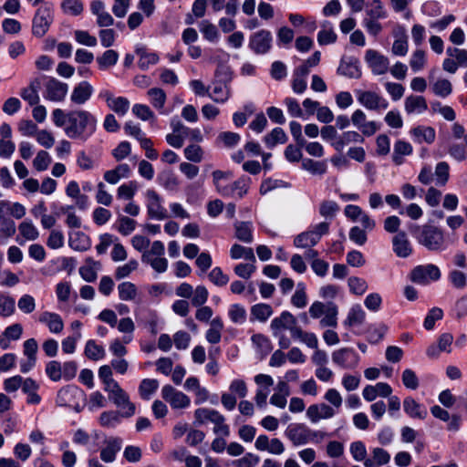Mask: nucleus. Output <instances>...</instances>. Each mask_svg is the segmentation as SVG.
Listing matches in <instances>:
<instances>
[{
  "instance_id": "nucleus-1",
  "label": "nucleus",
  "mask_w": 467,
  "mask_h": 467,
  "mask_svg": "<svg viewBox=\"0 0 467 467\" xmlns=\"http://www.w3.org/2000/svg\"><path fill=\"white\" fill-rule=\"evenodd\" d=\"M97 119L89 111L76 109L67 112L65 133L71 139L87 140L96 130Z\"/></svg>"
},
{
  "instance_id": "nucleus-2",
  "label": "nucleus",
  "mask_w": 467,
  "mask_h": 467,
  "mask_svg": "<svg viewBox=\"0 0 467 467\" xmlns=\"http://www.w3.org/2000/svg\"><path fill=\"white\" fill-rule=\"evenodd\" d=\"M411 233L417 242L429 251L441 252L446 248V242L442 231L434 225H415L411 229Z\"/></svg>"
},
{
  "instance_id": "nucleus-3",
  "label": "nucleus",
  "mask_w": 467,
  "mask_h": 467,
  "mask_svg": "<svg viewBox=\"0 0 467 467\" xmlns=\"http://www.w3.org/2000/svg\"><path fill=\"white\" fill-rule=\"evenodd\" d=\"M194 424L204 425L208 422L213 424V432L216 435L228 437L230 435V428L225 423V418L223 414L213 409L199 408L194 411Z\"/></svg>"
},
{
  "instance_id": "nucleus-4",
  "label": "nucleus",
  "mask_w": 467,
  "mask_h": 467,
  "mask_svg": "<svg viewBox=\"0 0 467 467\" xmlns=\"http://www.w3.org/2000/svg\"><path fill=\"white\" fill-rule=\"evenodd\" d=\"M220 75H223V78L216 79L212 83V86L209 87L212 88V91L209 90L208 96L217 103H224L231 96V90L228 84L232 80V75L230 69L226 67H220L217 68L215 72L216 78Z\"/></svg>"
},
{
  "instance_id": "nucleus-5",
  "label": "nucleus",
  "mask_w": 467,
  "mask_h": 467,
  "mask_svg": "<svg viewBox=\"0 0 467 467\" xmlns=\"http://www.w3.org/2000/svg\"><path fill=\"white\" fill-rule=\"evenodd\" d=\"M329 230V223L322 222L316 224L312 230L297 234L294 239V245L298 248H310L315 246L324 234Z\"/></svg>"
},
{
  "instance_id": "nucleus-6",
  "label": "nucleus",
  "mask_w": 467,
  "mask_h": 467,
  "mask_svg": "<svg viewBox=\"0 0 467 467\" xmlns=\"http://www.w3.org/2000/svg\"><path fill=\"white\" fill-rule=\"evenodd\" d=\"M109 399L121 410V416L130 418L135 413V405L130 400L129 395L118 384L107 389Z\"/></svg>"
},
{
  "instance_id": "nucleus-7",
  "label": "nucleus",
  "mask_w": 467,
  "mask_h": 467,
  "mask_svg": "<svg viewBox=\"0 0 467 467\" xmlns=\"http://www.w3.org/2000/svg\"><path fill=\"white\" fill-rule=\"evenodd\" d=\"M441 275L437 265L428 264L414 267L410 274V279L418 285H426L431 281H438Z\"/></svg>"
},
{
  "instance_id": "nucleus-8",
  "label": "nucleus",
  "mask_w": 467,
  "mask_h": 467,
  "mask_svg": "<svg viewBox=\"0 0 467 467\" xmlns=\"http://www.w3.org/2000/svg\"><path fill=\"white\" fill-rule=\"evenodd\" d=\"M273 46V35L267 29H260L249 37V48L256 55L268 53Z\"/></svg>"
},
{
  "instance_id": "nucleus-9",
  "label": "nucleus",
  "mask_w": 467,
  "mask_h": 467,
  "mask_svg": "<svg viewBox=\"0 0 467 467\" xmlns=\"http://www.w3.org/2000/svg\"><path fill=\"white\" fill-rule=\"evenodd\" d=\"M53 21L51 9L48 6L38 8L33 18L32 33L36 37H42L48 31Z\"/></svg>"
},
{
  "instance_id": "nucleus-10",
  "label": "nucleus",
  "mask_w": 467,
  "mask_h": 467,
  "mask_svg": "<svg viewBox=\"0 0 467 467\" xmlns=\"http://www.w3.org/2000/svg\"><path fill=\"white\" fill-rule=\"evenodd\" d=\"M358 101L368 110L379 111L389 107L386 99L374 91L357 90Z\"/></svg>"
},
{
  "instance_id": "nucleus-11",
  "label": "nucleus",
  "mask_w": 467,
  "mask_h": 467,
  "mask_svg": "<svg viewBox=\"0 0 467 467\" xmlns=\"http://www.w3.org/2000/svg\"><path fill=\"white\" fill-rule=\"evenodd\" d=\"M161 397L172 409H185L190 406V398L183 392L177 390L171 385L161 389Z\"/></svg>"
},
{
  "instance_id": "nucleus-12",
  "label": "nucleus",
  "mask_w": 467,
  "mask_h": 467,
  "mask_svg": "<svg viewBox=\"0 0 467 467\" xmlns=\"http://www.w3.org/2000/svg\"><path fill=\"white\" fill-rule=\"evenodd\" d=\"M310 429L303 423H292L285 431V437L294 446H302L309 442Z\"/></svg>"
},
{
  "instance_id": "nucleus-13",
  "label": "nucleus",
  "mask_w": 467,
  "mask_h": 467,
  "mask_svg": "<svg viewBox=\"0 0 467 467\" xmlns=\"http://www.w3.org/2000/svg\"><path fill=\"white\" fill-rule=\"evenodd\" d=\"M68 85L54 78H49L45 85L44 98L46 99L60 102L67 94Z\"/></svg>"
},
{
  "instance_id": "nucleus-14",
  "label": "nucleus",
  "mask_w": 467,
  "mask_h": 467,
  "mask_svg": "<svg viewBox=\"0 0 467 467\" xmlns=\"http://www.w3.org/2000/svg\"><path fill=\"white\" fill-rule=\"evenodd\" d=\"M332 360L335 364L343 368H355L359 362V356L350 348H344L332 354Z\"/></svg>"
},
{
  "instance_id": "nucleus-15",
  "label": "nucleus",
  "mask_w": 467,
  "mask_h": 467,
  "mask_svg": "<svg viewBox=\"0 0 467 467\" xmlns=\"http://www.w3.org/2000/svg\"><path fill=\"white\" fill-rule=\"evenodd\" d=\"M147 210L150 218L162 220L167 217V213L161 205V199L154 190L146 192Z\"/></svg>"
},
{
  "instance_id": "nucleus-16",
  "label": "nucleus",
  "mask_w": 467,
  "mask_h": 467,
  "mask_svg": "<svg viewBox=\"0 0 467 467\" xmlns=\"http://www.w3.org/2000/svg\"><path fill=\"white\" fill-rule=\"evenodd\" d=\"M254 447L261 451H268L271 454L281 455L285 448L281 440L269 439L266 435H259L254 442Z\"/></svg>"
},
{
  "instance_id": "nucleus-17",
  "label": "nucleus",
  "mask_w": 467,
  "mask_h": 467,
  "mask_svg": "<svg viewBox=\"0 0 467 467\" xmlns=\"http://www.w3.org/2000/svg\"><path fill=\"white\" fill-rule=\"evenodd\" d=\"M365 59L376 75H382L388 71L389 59L378 51L368 49L366 52Z\"/></svg>"
},
{
  "instance_id": "nucleus-18",
  "label": "nucleus",
  "mask_w": 467,
  "mask_h": 467,
  "mask_svg": "<svg viewBox=\"0 0 467 467\" xmlns=\"http://www.w3.org/2000/svg\"><path fill=\"white\" fill-rule=\"evenodd\" d=\"M94 88L88 81L76 85L70 94V101L75 105H84L93 94Z\"/></svg>"
},
{
  "instance_id": "nucleus-19",
  "label": "nucleus",
  "mask_w": 467,
  "mask_h": 467,
  "mask_svg": "<svg viewBox=\"0 0 467 467\" xmlns=\"http://www.w3.org/2000/svg\"><path fill=\"white\" fill-rule=\"evenodd\" d=\"M91 13L97 16V25L100 27H108L114 24V18L106 10L105 5L100 0H93L90 4Z\"/></svg>"
},
{
  "instance_id": "nucleus-20",
  "label": "nucleus",
  "mask_w": 467,
  "mask_h": 467,
  "mask_svg": "<svg viewBox=\"0 0 467 467\" xmlns=\"http://www.w3.org/2000/svg\"><path fill=\"white\" fill-rule=\"evenodd\" d=\"M392 393V388L385 382L368 385L363 389L362 396L367 401H373L377 397L387 398Z\"/></svg>"
},
{
  "instance_id": "nucleus-21",
  "label": "nucleus",
  "mask_w": 467,
  "mask_h": 467,
  "mask_svg": "<svg viewBox=\"0 0 467 467\" xmlns=\"http://www.w3.org/2000/svg\"><path fill=\"white\" fill-rule=\"evenodd\" d=\"M293 324H296V317L288 311H284L271 321L270 327L275 337H278L284 330H289Z\"/></svg>"
},
{
  "instance_id": "nucleus-22",
  "label": "nucleus",
  "mask_w": 467,
  "mask_h": 467,
  "mask_svg": "<svg viewBox=\"0 0 467 467\" xmlns=\"http://www.w3.org/2000/svg\"><path fill=\"white\" fill-rule=\"evenodd\" d=\"M393 251L397 256L409 257L412 254V247L405 232H399L392 238Z\"/></svg>"
},
{
  "instance_id": "nucleus-23",
  "label": "nucleus",
  "mask_w": 467,
  "mask_h": 467,
  "mask_svg": "<svg viewBox=\"0 0 467 467\" xmlns=\"http://www.w3.org/2000/svg\"><path fill=\"white\" fill-rule=\"evenodd\" d=\"M122 441L119 438H109L105 441V447L100 451V459L105 462H112L120 451Z\"/></svg>"
},
{
  "instance_id": "nucleus-24",
  "label": "nucleus",
  "mask_w": 467,
  "mask_h": 467,
  "mask_svg": "<svg viewBox=\"0 0 467 467\" xmlns=\"http://www.w3.org/2000/svg\"><path fill=\"white\" fill-rule=\"evenodd\" d=\"M364 141L363 136L355 130H348L343 132L338 138L331 142V146L337 151L343 150V149L349 143H362Z\"/></svg>"
},
{
  "instance_id": "nucleus-25",
  "label": "nucleus",
  "mask_w": 467,
  "mask_h": 467,
  "mask_svg": "<svg viewBox=\"0 0 467 467\" xmlns=\"http://www.w3.org/2000/svg\"><path fill=\"white\" fill-rule=\"evenodd\" d=\"M39 322L46 324L51 333L58 334L64 329L63 319L54 312H43L39 317Z\"/></svg>"
},
{
  "instance_id": "nucleus-26",
  "label": "nucleus",
  "mask_w": 467,
  "mask_h": 467,
  "mask_svg": "<svg viewBox=\"0 0 467 467\" xmlns=\"http://www.w3.org/2000/svg\"><path fill=\"white\" fill-rule=\"evenodd\" d=\"M395 40L391 51L396 56H405L408 52V36L402 26H399L394 31Z\"/></svg>"
},
{
  "instance_id": "nucleus-27",
  "label": "nucleus",
  "mask_w": 467,
  "mask_h": 467,
  "mask_svg": "<svg viewBox=\"0 0 467 467\" xmlns=\"http://www.w3.org/2000/svg\"><path fill=\"white\" fill-rule=\"evenodd\" d=\"M404 411L410 417L423 420L427 417L428 411L425 407L418 403L413 398L407 397L403 400Z\"/></svg>"
},
{
  "instance_id": "nucleus-28",
  "label": "nucleus",
  "mask_w": 467,
  "mask_h": 467,
  "mask_svg": "<svg viewBox=\"0 0 467 467\" xmlns=\"http://www.w3.org/2000/svg\"><path fill=\"white\" fill-rule=\"evenodd\" d=\"M404 108L408 114H421L428 109V105L422 96L410 95L405 99Z\"/></svg>"
},
{
  "instance_id": "nucleus-29",
  "label": "nucleus",
  "mask_w": 467,
  "mask_h": 467,
  "mask_svg": "<svg viewBox=\"0 0 467 467\" xmlns=\"http://www.w3.org/2000/svg\"><path fill=\"white\" fill-rule=\"evenodd\" d=\"M371 453L372 457L364 462L365 467H380L390 461L389 453L382 448H374Z\"/></svg>"
},
{
  "instance_id": "nucleus-30",
  "label": "nucleus",
  "mask_w": 467,
  "mask_h": 467,
  "mask_svg": "<svg viewBox=\"0 0 467 467\" xmlns=\"http://www.w3.org/2000/svg\"><path fill=\"white\" fill-rule=\"evenodd\" d=\"M131 170L126 163L118 165L115 169L107 171L104 179L110 184H116L120 179L130 177Z\"/></svg>"
},
{
  "instance_id": "nucleus-31",
  "label": "nucleus",
  "mask_w": 467,
  "mask_h": 467,
  "mask_svg": "<svg viewBox=\"0 0 467 467\" xmlns=\"http://www.w3.org/2000/svg\"><path fill=\"white\" fill-rule=\"evenodd\" d=\"M412 153V146L402 140H399L394 144L392 161L396 165H401L404 161L403 157Z\"/></svg>"
},
{
  "instance_id": "nucleus-32",
  "label": "nucleus",
  "mask_w": 467,
  "mask_h": 467,
  "mask_svg": "<svg viewBox=\"0 0 467 467\" xmlns=\"http://www.w3.org/2000/svg\"><path fill=\"white\" fill-rule=\"evenodd\" d=\"M135 52L139 57L138 65L142 70L148 69L150 65H155L159 61L156 53L148 52L143 47H137Z\"/></svg>"
},
{
  "instance_id": "nucleus-33",
  "label": "nucleus",
  "mask_w": 467,
  "mask_h": 467,
  "mask_svg": "<svg viewBox=\"0 0 467 467\" xmlns=\"http://www.w3.org/2000/svg\"><path fill=\"white\" fill-rule=\"evenodd\" d=\"M235 237L244 243L253 242V225L249 222H236L234 223Z\"/></svg>"
},
{
  "instance_id": "nucleus-34",
  "label": "nucleus",
  "mask_w": 467,
  "mask_h": 467,
  "mask_svg": "<svg viewBox=\"0 0 467 467\" xmlns=\"http://www.w3.org/2000/svg\"><path fill=\"white\" fill-rule=\"evenodd\" d=\"M79 392V389L76 386H66L60 389L57 395V403L59 406H67L74 400L76 395Z\"/></svg>"
},
{
  "instance_id": "nucleus-35",
  "label": "nucleus",
  "mask_w": 467,
  "mask_h": 467,
  "mask_svg": "<svg viewBox=\"0 0 467 467\" xmlns=\"http://www.w3.org/2000/svg\"><path fill=\"white\" fill-rule=\"evenodd\" d=\"M410 134L419 143L424 141L431 144L435 140V130L431 127L418 126L410 130Z\"/></svg>"
},
{
  "instance_id": "nucleus-36",
  "label": "nucleus",
  "mask_w": 467,
  "mask_h": 467,
  "mask_svg": "<svg viewBox=\"0 0 467 467\" xmlns=\"http://www.w3.org/2000/svg\"><path fill=\"white\" fill-rule=\"evenodd\" d=\"M273 308L268 304H256L251 307V319L265 322L272 315Z\"/></svg>"
},
{
  "instance_id": "nucleus-37",
  "label": "nucleus",
  "mask_w": 467,
  "mask_h": 467,
  "mask_svg": "<svg viewBox=\"0 0 467 467\" xmlns=\"http://www.w3.org/2000/svg\"><path fill=\"white\" fill-rule=\"evenodd\" d=\"M118 293L120 300L133 301L138 296V288L131 282H122L118 285Z\"/></svg>"
},
{
  "instance_id": "nucleus-38",
  "label": "nucleus",
  "mask_w": 467,
  "mask_h": 467,
  "mask_svg": "<svg viewBox=\"0 0 467 467\" xmlns=\"http://www.w3.org/2000/svg\"><path fill=\"white\" fill-rule=\"evenodd\" d=\"M366 317V313L359 305L353 306L348 314L347 319L344 321V325L348 327L361 325Z\"/></svg>"
},
{
  "instance_id": "nucleus-39",
  "label": "nucleus",
  "mask_w": 467,
  "mask_h": 467,
  "mask_svg": "<svg viewBox=\"0 0 467 467\" xmlns=\"http://www.w3.org/2000/svg\"><path fill=\"white\" fill-rule=\"evenodd\" d=\"M69 245L77 251H86L90 247L89 237L82 232H76L69 237Z\"/></svg>"
},
{
  "instance_id": "nucleus-40",
  "label": "nucleus",
  "mask_w": 467,
  "mask_h": 467,
  "mask_svg": "<svg viewBox=\"0 0 467 467\" xmlns=\"http://www.w3.org/2000/svg\"><path fill=\"white\" fill-rule=\"evenodd\" d=\"M337 35L334 32L333 26L329 22L322 24V29L318 32L317 41L319 45H329L335 43Z\"/></svg>"
},
{
  "instance_id": "nucleus-41",
  "label": "nucleus",
  "mask_w": 467,
  "mask_h": 467,
  "mask_svg": "<svg viewBox=\"0 0 467 467\" xmlns=\"http://www.w3.org/2000/svg\"><path fill=\"white\" fill-rule=\"evenodd\" d=\"M337 306L333 302H327V310L323 314L324 317L320 320V326L323 327H337Z\"/></svg>"
},
{
  "instance_id": "nucleus-42",
  "label": "nucleus",
  "mask_w": 467,
  "mask_h": 467,
  "mask_svg": "<svg viewBox=\"0 0 467 467\" xmlns=\"http://www.w3.org/2000/svg\"><path fill=\"white\" fill-rule=\"evenodd\" d=\"M230 255L233 259L244 258L253 263L255 262V255L254 254V250L250 247H244L237 244H234L231 247Z\"/></svg>"
},
{
  "instance_id": "nucleus-43",
  "label": "nucleus",
  "mask_w": 467,
  "mask_h": 467,
  "mask_svg": "<svg viewBox=\"0 0 467 467\" xmlns=\"http://www.w3.org/2000/svg\"><path fill=\"white\" fill-rule=\"evenodd\" d=\"M264 140L270 149L274 148L277 143L284 144L287 141V136L282 128H275L267 134Z\"/></svg>"
},
{
  "instance_id": "nucleus-44",
  "label": "nucleus",
  "mask_w": 467,
  "mask_h": 467,
  "mask_svg": "<svg viewBox=\"0 0 467 467\" xmlns=\"http://www.w3.org/2000/svg\"><path fill=\"white\" fill-rule=\"evenodd\" d=\"M16 312L15 299L5 293H0V317H8Z\"/></svg>"
},
{
  "instance_id": "nucleus-45",
  "label": "nucleus",
  "mask_w": 467,
  "mask_h": 467,
  "mask_svg": "<svg viewBox=\"0 0 467 467\" xmlns=\"http://www.w3.org/2000/svg\"><path fill=\"white\" fill-rule=\"evenodd\" d=\"M366 15L365 18L368 19H384L388 16V13L380 0H373L370 7L368 6Z\"/></svg>"
},
{
  "instance_id": "nucleus-46",
  "label": "nucleus",
  "mask_w": 467,
  "mask_h": 467,
  "mask_svg": "<svg viewBox=\"0 0 467 467\" xmlns=\"http://www.w3.org/2000/svg\"><path fill=\"white\" fill-rule=\"evenodd\" d=\"M159 388V382L157 379H143L139 387L140 395L143 400H150V396Z\"/></svg>"
},
{
  "instance_id": "nucleus-47",
  "label": "nucleus",
  "mask_w": 467,
  "mask_h": 467,
  "mask_svg": "<svg viewBox=\"0 0 467 467\" xmlns=\"http://www.w3.org/2000/svg\"><path fill=\"white\" fill-rule=\"evenodd\" d=\"M431 89L436 96L446 98L451 94L452 86L448 79L440 78L432 84Z\"/></svg>"
},
{
  "instance_id": "nucleus-48",
  "label": "nucleus",
  "mask_w": 467,
  "mask_h": 467,
  "mask_svg": "<svg viewBox=\"0 0 467 467\" xmlns=\"http://www.w3.org/2000/svg\"><path fill=\"white\" fill-rule=\"evenodd\" d=\"M150 99L152 106L158 109H162L166 102V94L160 88H150L147 92Z\"/></svg>"
},
{
  "instance_id": "nucleus-49",
  "label": "nucleus",
  "mask_w": 467,
  "mask_h": 467,
  "mask_svg": "<svg viewBox=\"0 0 467 467\" xmlns=\"http://www.w3.org/2000/svg\"><path fill=\"white\" fill-rule=\"evenodd\" d=\"M302 168L312 174L322 175L327 171V164L325 161H317L312 159H305L302 161Z\"/></svg>"
},
{
  "instance_id": "nucleus-50",
  "label": "nucleus",
  "mask_w": 467,
  "mask_h": 467,
  "mask_svg": "<svg viewBox=\"0 0 467 467\" xmlns=\"http://www.w3.org/2000/svg\"><path fill=\"white\" fill-rule=\"evenodd\" d=\"M337 72L340 75L352 78H358L361 76L360 69L356 62H341L337 68Z\"/></svg>"
},
{
  "instance_id": "nucleus-51",
  "label": "nucleus",
  "mask_w": 467,
  "mask_h": 467,
  "mask_svg": "<svg viewBox=\"0 0 467 467\" xmlns=\"http://www.w3.org/2000/svg\"><path fill=\"white\" fill-rule=\"evenodd\" d=\"M200 31L202 33L204 38L210 42H214L219 37V32L216 26L208 20H202L200 23Z\"/></svg>"
},
{
  "instance_id": "nucleus-52",
  "label": "nucleus",
  "mask_w": 467,
  "mask_h": 467,
  "mask_svg": "<svg viewBox=\"0 0 467 467\" xmlns=\"http://www.w3.org/2000/svg\"><path fill=\"white\" fill-rule=\"evenodd\" d=\"M85 355L92 360H99L105 356V350L101 346L97 345L94 340H88L86 343Z\"/></svg>"
},
{
  "instance_id": "nucleus-53",
  "label": "nucleus",
  "mask_w": 467,
  "mask_h": 467,
  "mask_svg": "<svg viewBox=\"0 0 467 467\" xmlns=\"http://www.w3.org/2000/svg\"><path fill=\"white\" fill-rule=\"evenodd\" d=\"M119 59L118 53L113 49H109L105 51L101 57H97V61L99 65V67L105 69L109 67L114 66L117 64Z\"/></svg>"
},
{
  "instance_id": "nucleus-54",
  "label": "nucleus",
  "mask_w": 467,
  "mask_h": 467,
  "mask_svg": "<svg viewBox=\"0 0 467 467\" xmlns=\"http://www.w3.org/2000/svg\"><path fill=\"white\" fill-rule=\"evenodd\" d=\"M291 303L297 308H303L307 304L306 286L303 283H298L296 290L291 298Z\"/></svg>"
},
{
  "instance_id": "nucleus-55",
  "label": "nucleus",
  "mask_w": 467,
  "mask_h": 467,
  "mask_svg": "<svg viewBox=\"0 0 467 467\" xmlns=\"http://www.w3.org/2000/svg\"><path fill=\"white\" fill-rule=\"evenodd\" d=\"M252 341L263 357L266 356L272 350V344L270 340L262 334L254 335L252 337Z\"/></svg>"
},
{
  "instance_id": "nucleus-56",
  "label": "nucleus",
  "mask_w": 467,
  "mask_h": 467,
  "mask_svg": "<svg viewBox=\"0 0 467 467\" xmlns=\"http://www.w3.org/2000/svg\"><path fill=\"white\" fill-rule=\"evenodd\" d=\"M348 285L351 293L361 296L368 290L367 282L360 277L351 276L348 280Z\"/></svg>"
},
{
  "instance_id": "nucleus-57",
  "label": "nucleus",
  "mask_w": 467,
  "mask_h": 467,
  "mask_svg": "<svg viewBox=\"0 0 467 467\" xmlns=\"http://www.w3.org/2000/svg\"><path fill=\"white\" fill-rule=\"evenodd\" d=\"M388 327L384 324L372 325L368 329V340L370 343L377 344L384 337Z\"/></svg>"
},
{
  "instance_id": "nucleus-58",
  "label": "nucleus",
  "mask_w": 467,
  "mask_h": 467,
  "mask_svg": "<svg viewBox=\"0 0 467 467\" xmlns=\"http://www.w3.org/2000/svg\"><path fill=\"white\" fill-rule=\"evenodd\" d=\"M108 107L117 114L123 116L129 110L130 101L126 98L118 97L114 98Z\"/></svg>"
},
{
  "instance_id": "nucleus-59",
  "label": "nucleus",
  "mask_w": 467,
  "mask_h": 467,
  "mask_svg": "<svg viewBox=\"0 0 467 467\" xmlns=\"http://www.w3.org/2000/svg\"><path fill=\"white\" fill-rule=\"evenodd\" d=\"M99 377L104 384L105 390L118 384V382L112 378V369L110 366L104 365L100 367L99 369Z\"/></svg>"
},
{
  "instance_id": "nucleus-60",
  "label": "nucleus",
  "mask_w": 467,
  "mask_h": 467,
  "mask_svg": "<svg viewBox=\"0 0 467 467\" xmlns=\"http://www.w3.org/2000/svg\"><path fill=\"white\" fill-rule=\"evenodd\" d=\"M449 280L456 289H463L467 285V275L460 270L451 271Z\"/></svg>"
},
{
  "instance_id": "nucleus-61",
  "label": "nucleus",
  "mask_w": 467,
  "mask_h": 467,
  "mask_svg": "<svg viewBox=\"0 0 467 467\" xmlns=\"http://www.w3.org/2000/svg\"><path fill=\"white\" fill-rule=\"evenodd\" d=\"M20 234L26 239L34 241L38 238L39 233L31 222H23L19 224Z\"/></svg>"
},
{
  "instance_id": "nucleus-62",
  "label": "nucleus",
  "mask_w": 467,
  "mask_h": 467,
  "mask_svg": "<svg viewBox=\"0 0 467 467\" xmlns=\"http://www.w3.org/2000/svg\"><path fill=\"white\" fill-rule=\"evenodd\" d=\"M324 399L333 407L337 412L342 406L343 399L340 393L336 389H328L325 393Z\"/></svg>"
},
{
  "instance_id": "nucleus-63",
  "label": "nucleus",
  "mask_w": 467,
  "mask_h": 467,
  "mask_svg": "<svg viewBox=\"0 0 467 467\" xmlns=\"http://www.w3.org/2000/svg\"><path fill=\"white\" fill-rule=\"evenodd\" d=\"M61 7L65 13L78 16L83 12V4L79 0H64Z\"/></svg>"
},
{
  "instance_id": "nucleus-64",
  "label": "nucleus",
  "mask_w": 467,
  "mask_h": 467,
  "mask_svg": "<svg viewBox=\"0 0 467 467\" xmlns=\"http://www.w3.org/2000/svg\"><path fill=\"white\" fill-rule=\"evenodd\" d=\"M260 462L258 455L247 452L242 458L235 460L233 464L235 467H254Z\"/></svg>"
}]
</instances>
